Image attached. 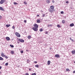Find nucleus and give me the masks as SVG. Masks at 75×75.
Segmentation results:
<instances>
[{
    "mask_svg": "<svg viewBox=\"0 0 75 75\" xmlns=\"http://www.w3.org/2000/svg\"><path fill=\"white\" fill-rule=\"evenodd\" d=\"M4 57L6 59H7L8 58V57L6 55H5Z\"/></svg>",
    "mask_w": 75,
    "mask_h": 75,
    "instance_id": "27",
    "label": "nucleus"
},
{
    "mask_svg": "<svg viewBox=\"0 0 75 75\" xmlns=\"http://www.w3.org/2000/svg\"><path fill=\"white\" fill-rule=\"evenodd\" d=\"M50 7L51 9H53V10H54V7L53 6H50Z\"/></svg>",
    "mask_w": 75,
    "mask_h": 75,
    "instance_id": "11",
    "label": "nucleus"
},
{
    "mask_svg": "<svg viewBox=\"0 0 75 75\" xmlns=\"http://www.w3.org/2000/svg\"><path fill=\"white\" fill-rule=\"evenodd\" d=\"M66 70L67 71H69V69H67Z\"/></svg>",
    "mask_w": 75,
    "mask_h": 75,
    "instance_id": "31",
    "label": "nucleus"
},
{
    "mask_svg": "<svg viewBox=\"0 0 75 75\" xmlns=\"http://www.w3.org/2000/svg\"><path fill=\"white\" fill-rule=\"evenodd\" d=\"M24 4H27V3H26V2H24Z\"/></svg>",
    "mask_w": 75,
    "mask_h": 75,
    "instance_id": "38",
    "label": "nucleus"
},
{
    "mask_svg": "<svg viewBox=\"0 0 75 75\" xmlns=\"http://www.w3.org/2000/svg\"><path fill=\"white\" fill-rule=\"evenodd\" d=\"M34 27L35 28H38V25H37V24H35V25H34Z\"/></svg>",
    "mask_w": 75,
    "mask_h": 75,
    "instance_id": "5",
    "label": "nucleus"
},
{
    "mask_svg": "<svg viewBox=\"0 0 75 75\" xmlns=\"http://www.w3.org/2000/svg\"><path fill=\"white\" fill-rule=\"evenodd\" d=\"M71 53L72 54H75V50H73L71 51Z\"/></svg>",
    "mask_w": 75,
    "mask_h": 75,
    "instance_id": "15",
    "label": "nucleus"
},
{
    "mask_svg": "<svg viewBox=\"0 0 75 75\" xmlns=\"http://www.w3.org/2000/svg\"><path fill=\"white\" fill-rule=\"evenodd\" d=\"M70 27H73V26H74V24L73 23H71L70 25Z\"/></svg>",
    "mask_w": 75,
    "mask_h": 75,
    "instance_id": "12",
    "label": "nucleus"
},
{
    "mask_svg": "<svg viewBox=\"0 0 75 75\" xmlns=\"http://www.w3.org/2000/svg\"><path fill=\"white\" fill-rule=\"evenodd\" d=\"M40 19H38L37 20V22L38 23H40Z\"/></svg>",
    "mask_w": 75,
    "mask_h": 75,
    "instance_id": "14",
    "label": "nucleus"
},
{
    "mask_svg": "<svg viewBox=\"0 0 75 75\" xmlns=\"http://www.w3.org/2000/svg\"><path fill=\"white\" fill-rule=\"evenodd\" d=\"M1 16H0V19H1Z\"/></svg>",
    "mask_w": 75,
    "mask_h": 75,
    "instance_id": "47",
    "label": "nucleus"
},
{
    "mask_svg": "<svg viewBox=\"0 0 75 75\" xmlns=\"http://www.w3.org/2000/svg\"><path fill=\"white\" fill-rule=\"evenodd\" d=\"M35 67L36 68H38L39 67V65L37 64L35 66Z\"/></svg>",
    "mask_w": 75,
    "mask_h": 75,
    "instance_id": "22",
    "label": "nucleus"
},
{
    "mask_svg": "<svg viewBox=\"0 0 75 75\" xmlns=\"http://www.w3.org/2000/svg\"><path fill=\"white\" fill-rule=\"evenodd\" d=\"M52 3H55V1H52Z\"/></svg>",
    "mask_w": 75,
    "mask_h": 75,
    "instance_id": "40",
    "label": "nucleus"
},
{
    "mask_svg": "<svg viewBox=\"0 0 75 75\" xmlns=\"http://www.w3.org/2000/svg\"><path fill=\"white\" fill-rule=\"evenodd\" d=\"M36 64H37V62L35 61L34 62Z\"/></svg>",
    "mask_w": 75,
    "mask_h": 75,
    "instance_id": "45",
    "label": "nucleus"
},
{
    "mask_svg": "<svg viewBox=\"0 0 75 75\" xmlns=\"http://www.w3.org/2000/svg\"><path fill=\"white\" fill-rule=\"evenodd\" d=\"M26 51H27V50H26Z\"/></svg>",
    "mask_w": 75,
    "mask_h": 75,
    "instance_id": "52",
    "label": "nucleus"
},
{
    "mask_svg": "<svg viewBox=\"0 0 75 75\" xmlns=\"http://www.w3.org/2000/svg\"><path fill=\"white\" fill-rule=\"evenodd\" d=\"M59 54H57L55 55V57L56 58H59Z\"/></svg>",
    "mask_w": 75,
    "mask_h": 75,
    "instance_id": "8",
    "label": "nucleus"
},
{
    "mask_svg": "<svg viewBox=\"0 0 75 75\" xmlns=\"http://www.w3.org/2000/svg\"><path fill=\"white\" fill-rule=\"evenodd\" d=\"M45 14H43L42 16V17H45Z\"/></svg>",
    "mask_w": 75,
    "mask_h": 75,
    "instance_id": "28",
    "label": "nucleus"
},
{
    "mask_svg": "<svg viewBox=\"0 0 75 75\" xmlns=\"http://www.w3.org/2000/svg\"><path fill=\"white\" fill-rule=\"evenodd\" d=\"M10 46L12 48H13L14 47V46H13V45H10Z\"/></svg>",
    "mask_w": 75,
    "mask_h": 75,
    "instance_id": "24",
    "label": "nucleus"
},
{
    "mask_svg": "<svg viewBox=\"0 0 75 75\" xmlns=\"http://www.w3.org/2000/svg\"><path fill=\"white\" fill-rule=\"evenodd\" d=\"M12 29H15V27H14V26H13L12 27Z\"/></svg>",
    "mask_w": 75,
    "mask_h": 75,
    "instance_id": "34",
    "label": "nucleus"
},
{
    "mask_svg": "<svg viewBox=\"0 0 75 75\" xmlns=\"http://www.w3.org/2000/svg\"><path fill=\"white\" fill-rule=\"evenodd\" d=\"M28 39H31V36L30 35H29L28 37Z\"/></svg>",
    "mask_w": 75,
    "mask_h": 75,
    "instance_id": "21",
    "label": "nucleus"
},
{
    "mask_svg": "<svg viewBox=\"0 0 75 75\" xmlns=\"http://www.w3.org/2000/svg\"><path fill=\"white\" fill-rule=\"evenodd\" d=\"M33 29L35 31H38V28H35L34 27L33 28Z\"/></svg>",
    "mask_w": 75,
    "mask_h": 75,
    "instance_id": "4",
    "label": "nucleus"
},
{
    "mask_svg": "<svg viewBox=\"0 0 75 75\" xmlns=\"http://www.w3.org/2000/svg\"><path fill=\"white\" fill-rule=\"evenodd\" d=\"M6 0H1L0 2V4H2L4 3V2L6 1Z\"/></svg>",
    "mask_w": 75,
    "mask_h": 75,
    "instance_id": "3",
    "label": "nucleus"
},
{
    "mask_svg": "<svg viewBox=\"0 0 75 75\" xmlns=\"http://www.w3.org/2000/svg\"><path fill=\"white\" fill-rule=\"evenodd\" d=\"M6 27H7V28H8V27H10V25H6Z\"/></svg>",
    "mask_w": 75,
    "mask_h": 75,
    "instance_id": "18",
    "label": "nucleus"
},
{
    "mask_svg": "<svg viewBox=\"0 0 75 75\" xmlns=\"http://www.w3.org/2000/svg\"><path fill=\"white\" fill-rule=\"evenodd\" d=\"M15 35H16L18 37H21V35H20L19 33L18 32H16Z\"/></svg>",
    "mask_w": 75,
    "mask_h": 75,
    "instance_id": "1",
    "label": "nucleus"
},
{
    "mask_svg": "<svg viewBox=\"0 0 75 75\" xmlns=\"http://www.w3.org/2000/svg\"><path fill=\"white\" fill-rule=\"evenodd\" d=\"M17 42H18V44H19V43H20V42H18V41Z\"/></svg>",
    "mask_w": 75,
    "mask_h": 75,
    "instance_id": "49",
    "label": "nucleus"
},
{
    "mask_svg": "<svg viewBox=\"0 0 75 75\" xmlns=\"http://www.w3.org/2000/svg\"><path fill=\"white\" fill-rule=\"evenodd\" d=\"M8 63H6L5 64V65L6 66H7L8 65Z\"/></svg>",
    "mask_w": 75,
    "mask_h": 75,
    "instance_id": "29",
    "label": "nucleus"
},
{
    "mask_svg": "<svg viewBox=\"0 0 75 75\" xmlns=\"http://www.w3.org/2000/svg\"><path fill=\"white\" fill-rule=\"evenodd\" d=\"M31 75H36V73H33Z\"/></svg>",
    "mask_w": 75,
    "mask_h": 75,
    "instance_id": "30",
    "label": "nucleus"
},
{
    "mask_svg": "<svg viewBox=\"0 0 75 75\" xmlns=\"http://www.w3.org/2000/svg\"><path fill=\"white\" fill-rule=\"evenodd\" d=\"M29 71H31V69H29Z\"/></svg>",
    "mask_w": 75,
    "mask_h": 75,
    "instance_id": "50",
    "label": "nucleus"
},
{
    "mask_svg": "<svg viewBox=\"0 0 75 75\" xmlns=\"http://www.w3.org/2000/svg\"><path fill=\"white\" fill-rule=\"evenodd\" d=\"M40 16V15H37V17H39Z\"/></svg>",
    "mask_w": 75,
    "mask_h": 75,
    "instance_id": "44",
    "label": "nucleus"
},
{
    "mask_svg": "<svg viewBox=\"0 0 75 75\" xmlns=\"http://www.w3.org/2000/svg\"><path fill=\"white\" fill-rule=\"evenodd\" d=\"M0 10L3 11H5V10L4 9V8L1 6H0Z\"/></svg>",
    "mask_w": 75,
    "mask_h": 75,
    "instance_id": "6",
    "label": "nucleus"
},
{
    "mask_svg": "<svg viewBox=\"0 0 75 75\" xmlns=\"http://www.w3.org/2000/svg\"><path fill=\"white\" fill-rule=\"evenodd\" d=\"M48 32L47 31L45 32V33L46 34H48Z\"/></svg>",
    "mask_w": 75,
    "mask_h": 75,
    "instance_id": "33",
    "label": "nucleus"
},
{
    "mask_svg": "<svg viewBox=\"0 0 75 75\" xmlns=\"http://www.w3.org/2000/svg\"><path fill=\"white\" fill-rule=\"evenodd\" d=\"M71 41H72V42H74V40H73L72 39V40H71Z\"/></svg>",
    "mask_w": 75,
    "mask_h": 75,
    "instance_id": "36",
    "label": "nucleus"
},
{
    "mask_svg": "<svg viewBox=\"0 0 75 75\" xmlns=\"http://www.w3.org/2000/svg\"><path fill=\"white\" fill-rule=\"evenodd\" d=\"M18 40L20 42H24V40L21 39H18Z\"/></svg>",
    "mask_w": 75,
    "mask_h": 75,
    "instance_id": "2",
    "label": "nucleus"
},
{
    "mask_svg": "<svg viewBox=\"0 0 75 75\" xmlns=\"http://www.w3.org/2000/svg\"><path fill=\"white\" fill-rule=\"evenodd\" d=\"M62 23L63 24H64L65 23V21L64 20H62Z\"/></svg>",
    "mask_w": 75,
    "mask_h": 75,
    "instance_id": "20",
    "label": "nucleus"
},
{
    "mask_svg": "<svg viewBox=\"0 0 75 75\" xmlns=\"http://www.w3.org/2000/svg\"><path fill=\"white\" fill-rule=\"evenodd\" d=\"M50 63H51V62H50V61H48L47 62L48 65H49L50 64Z\"/></svg>",
    "mask_w": 75,
    "mask_h": 75,
    "instance_id": "17",
    "label": "nucleus"
},
{
    "mask_svg": "<svg viewBox=\"0 0 75 75\" xmlns=\"http://www.w3.org/2000/svg\"><path fill=\"white\" fill-rule=\"evenodd\" d=\"M66 3H67V4L68 3V1H67L66 2Z\"/></svg>",
    "mask_w": 75,
    "mask_h": 75,
    "instance_id": "46",
    "label": "nucleus"
},
{
    "mask_svg": "<svg viewBox=\"0 0 75 75\" xmlns=\"http://www.w3.org/2000/svg\"><path fill=\"white\" fill-rule=\"evenodd\" d=\"M27 63H29V59H27Z\"/></svg>",
    "mask_w": 75,
    "mask_h": 75,
    "instance_id": "35",
    "label": "nucleus"
},
{
    "mask_svg": "<svg viewBox=\"0 0 75 75\" xmlns=\"http://www.w3.org/2000/svg\"><path fill=\"white\" fill-rule=\"evenodd\" d=\"M40 32H41L43 31V29H42V28H41L40 29Z\"/></svg>",
    "mask_w": 75,
    "mask_h": 75,
    "instance_id": "25",
    "label": "nucleus"
},
{
    "mask_svg": "<svg viewBox=\"0 0 75 75\" xmlns=\"http://www.w3.org/2000/svg\"><path fill=\"white\" fill-rule=\"evenodd\" d=\"M1 55L2 57H4V56H5V55H4L3 53H1Z\"/></svg>",
    "mask_w": 75,
    "mask_h": 75,
    "instance_id": "13",
    "label": "nucleus"
},
{
    "mask_svg": "<svg viewBox=\"0 0 75 75\" xmlns=\"http://www.w3.org/2000/svg\"><path fill=\"white\" fill-rule=\"evenodd\" d=\"M70 40H72L71 38H70Z\"/></svg>",
    "mask_w": 75,
    "mask_h": 75,
    "instance_id": "48",
    "label": "nucleus"
},
{
    "mask_svg": "<svg viewBox=\"0 0 75 75\" xmlns=\"http://www.w3.org/2000/svg\"><path fill=\"white\" fill-rule=\"evenodd\" d=\"M13 4H14V5H18V3H17L16 2H13Z\"/></svg>",
    "mask_w": 75,
    "mask_h": 75,
    "instance_id": "19",
    "label": "nucleus"
},
{
    "mask_svg": "<svg viewBox=\"0 0 75 75\" xmlns=\"http://www.w3.org/2000/svg\"><path fill=\"white\" fill-rule=\"evenodd\" d=\"M0 60L3 61V60H4V59L1 57H0Z\"/></svg>",
    "mask_w": 75,
    "mask_h": 75,
    "instance_id": "23",
    "label": "nucleus"
},
{
    "mask_svg": "<svg viewBox=\"0 0 75 75\" xmlns=\"http://www.w3.org/2000/svg\"><path fill=\"white\" fill-rule=\"evenodd\" d=\"M57 27H58V28H60L61 27V26L59 25H57Z\"/></svg>",
    "mask_w": 75,
    "mask_h": 75,
    "instance_id": "26",
    "label": "nucleus"
},
{
    "mask_svg": "<svg viewBox=\"0 0 75 75\" xmlns=\"http://www.w3.org/2000/svg\"><path fill=\"white\" fill-rule=\"evenodd\" d=\"M2 67H1V66H0V69H1V68H2Z\"/></svg>",
    "mask_w": 75,
    "mask_h": 75,
    "instance_id": "43",
    "label": "nucleus"
},
{
    "mask_svg": "<svg viewBox=\"0 0 75 75\" xmlns=\"http://www.w3.org/2000/svg\"><path fill=\"white\" fill-rule=\"evenodd\" d=\"M49 11L50 13H52L53 11H54V9L50 8L49 9Z\"/></svg>",
    "mask_w": 75,
    "mask_h": 75,
    "instance_id": "7",
    "label": "nucleus"
},
{
    "mask_svg": "<svg viewBox=\"0 0 75 75\" xmlns=\"http://www.w3.org/2000/svg\"><path fill=\"white\" fill-rule=\"evenodd\" d=\"M25 75H29V74H28V73H27L25 74Z\"/></svg>",
    "mask_w": 75,
    "mask_h": 75,
    "instance_id": "39",
    "label": "nucleus"
},
{
    "mask_svg": "<svg viewBox=\"0 0 75 75\" xmlns=\"http://www.w3.org/2000/svg\"><path fill=\"white\" fill-rule=\"evenodd\" d=\"M1 74V72H0V74Z\"/></svg>",
    "mask_w": 75,
    "mask_h": 75,
    "instance_id": "51",
    "label": "nucleus"
},
{
    "mask_svg": "<svg viewBox=\"0 0 75 75\" xmlns=\"http://www.w3.org/2000/svg\"><path fill=\"white\" fill-rule=\"evenodd\" d=\"M73 74H75V71H74L73 72Z\"/></svg>",
    "mask_w": 75,
    "mask_h": 75,
    "instance_id": "41",
    "label": "nucleus"
},
{
    "mask_svg": "<svg viewBox=\"0 0 75 75\" xmlns=\"http://www.w3.org/2000/svg\"><path fill=\"white\" fill-rule=\"evenodd\" d=\"M46 3H48V4H49V3H50V0H47Z\"/></svg>",
    "mask_w": 75,
    "mask_h": 75,
    "instance_id": "16",
    "label": "nucleus"
},
{
    "mask_svg": "<svg viewBox=\"0 0 75 75\" xmlns=\"http://www.w3.org/2000/svg\"><path fill=\"white\" fill-rule=\"evenodd\" d=\"M24 23H26V20H24Z\"/></svg>",
    "mask_w": 75,
    "mask_h": 75,
    "instance_id": "42",
    "label": "nucleus"
},
{
    "mask_svg": "<svg viewBox=\"0 0 75 75\" xmlns=\"http://www.w3.org/2000/svg\"><path fill=\"white\" fill-rule=\"evenodd\" d=\"M64 11H61V14H64Z\"/></svg>",
    "mask_w": 75,
    "mask_h": 75,
    "instance_id": "32",
    "label": "nucleus"
},
{
    "mask_svg": "<svg viewBox=\"0 0 75 75\" xmlns=\"http://www.w3.org/2000/svg\"><path fill=\"white\" fill-rule=\"evenodd\" d=\"M6 39L7 41H9L10 38L9 37H6Z\"/></svg>",
    "mask_w": 75,
    "mask_h": 75,
    "instance_id": "9",
    "label": "nucleus"
},
{
    "mask_svg": "<svg viewBox=\"0 0 75 75\" xmlns=\"http://www.w3.org/2000/svg\"><path fill=\"white\" fill-rule=\"evenodd\" d=\"M11 54L12 55H13V54H14V51H11Z\"/></svg>",
    "mask_w": 75,
    "mask_h": 75,
    "instance_id": "10",
    "label": "nucleus"
},
{
    "mask_svg": "<svg viewBox=\"0 0 75 75\" xmlns=\"http://www.w3.org/2000/svg\"><path fill=\"white\" fill-rule=\"evenodd\" d=\"M21 53L22 54H23V51L22 50L21 51Z\"/></svg>",
    "mask_w": 75,
    "mask_h": 75,
    "instance_id": "37",
    "label": "nucleus"
}]
</instances>
